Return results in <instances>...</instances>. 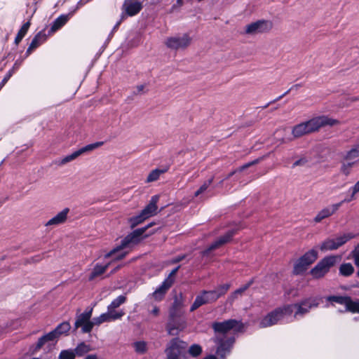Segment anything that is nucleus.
Wrapping results in <instances>:
<instances>
[{"instance_id":"f257e3e1","label":"nucleus","mask_w":359,"mask_h":359,"mask_svg":"<svg viewBox=\"0 0 359 359\" xmlns=\"http://www.w3.org/2000/svg\"><path fill=\"white\" fill-rule=\"evenodd\" d=\"M339 120L327 116H317L294 125L291 129V135L294 139L318 132L325 126H335L339 125Z\"/></svg>"},{"instance_id":"f03ea898","label":"nucleus","mask_w":359,"mask_h":359,"mask_svg":"<svg viewBox=\"0 0 359 359\" xmlns=\"http://www.w3.org/2000/svg\"><path fill=\"white\" fill-rule=\"evenodd\" d=\"M230 284L225 283L219 285L212 290L201 291V293L196 296L194 302L191 306V311L196 310L202 305L212 304L216 302L219 298L224 296L228 292Z\"/></svg>"},{"instance_id":"7ed1b4c3","label":"nucleus","mask_w":359,"mask_h":359,"mask_svg":"<svg viewBox=\"0 0 359 359\" xmlns=\"http://www.w3.org/2000/svg\"><path fill=\"white\" fill-rule=\"evenodd\" d=\"M151 224H149L147 227L141 228L136 229L126 236L121 242L120 245H117L109 252L104 254V258H109L114 255H120L126 248H131L135 245L140 243L147 236H143L144 233L148 229L149 226H151Z\"/></svg>"},{"instance_id":"20e7f679","label":"nucleus","mask_w":359,"mask_h":359,"mask_svg":"<svg viewBox=\"0 0 359 359\" xmlns=\"http://www.w3.org/2000/svg\"><path fill=\"white\" fill-rule=\"evenodd\" d=\"M127 255V252H124L118 255H114L109 258H104L103 256L99 257L94 262L92 269H90L88 274V280L93 282L97 278H101L107 271V269L114 261L121 260Z\"/></svg>"},{"instance_id":"39448f33","label":"nucleus","mask_w":359,"mask_h":359,"mask_svg":"<svg viewBox=\"0 0 359 359\" xmlns=\"http://www.w3.org/2000/svg\"><path fill=\"white\" fill-rule=\"evenodd\" d=\"M356 237L353 232L346 231L325 240L320 245L322 252L336 250Z\"/></svg>"},{"instance_id":"423d86ee","label":"nucleus","mask_w":359,"mask_h":359,"mask_svg":"<svg viewBox=\"0 0 359 359\" xmlns=\"http://www.w3.org/2000/svg\"><path fill=\"white\" fill-rule=\"evenodd\" d=\"M339 255H329L322 259L311 270L310 275L314 279H320L324 277L330 269L341 261Z\"/></svg>"},{"instance_id":"0eeeda50","label":"nucleus","mask_w":359,"mask_h":359,"mask_svg":"<svg viewBox=\"0 0 359 359\" xmlns=\"http://www.w3.org/2000/svg\"><path fill=\"white\" fill-rule=\"evenodd\" d=\"M292 313V306H284L273 311L264 316L261 322L262 327H267L276 325L285 316H290Z\"/></svg>"},{"instance_id":"6e6552de","label":"nucleus","mask_w":359,"mask_h":359,"mask_svg":"<svg viewBox=\"0 0 359 359\" xmlns=\"http://www.w3.org/2000/svg\"><path fill=\"white\" fill-rule=\"evenodd\" d=\"M318 258V252L316 250H311L297 259L293 266V273L302 274L307 270Z\"/></svg>"},{"instance_id":"1a4fd4ad","label":"nucleus","mask_w":359,"mask_h":359,"mask_svg":"<svg viewBox=\"0 0 359 359\" xmlns=\"http://www.w3.org/2000/svg\"><path fill=\"white\" fill-rule=\"evenodd\" d=\"M273 23L269 20H261L251 22L245 27V32L248 34L255 35L270 31Z\"/></svg>"},{"instance_id":"9d476101","label":"nucleus","mask_w":359,"mask_h":359,"mask_svg":"<svg viewBox=\"0 0 359 359\" xmlns=\"http://www.w3.org/2000/svg\"><path fill=\"white\" fill-rule=\"evenodd\" d=\"M191 42V38L187 34L171 36L165 41V46L170 49L185 48L189 46Z\"/></svg>"},{"instance_id":"9b49d317","label":"nucleus","mask_w":359,"mask_h":359,"mask_svg":"<svg viewBox=\"0 0 359 359\" xmlns=\"http://www.w3.org/2000/svg\"><path fill=\"white\" fill-rule=\"evenodd\" d=\"M241 229L240 225H236L235 229L228 231L226 233L221 236L214 241L203 252V255L208 254L210 251L220 248L221 246L229 243L233 235Z\"/></svg>"},{"instance_id":"f8f14e48","label":"nucleus","mask_w":359,"mask_h":359,"mask_svg":"<svg viewBox=\"0 0 359 359\" xmlns=\"http://www.w3.org/2000/svg\"><path fill=\"white\" fill-rule=\"evenodd\" d=\"M241 229L240 225H236L235 229L228 231L226 233L221 236L214 241L203 252V255L208 254L210 251L220 248L221 246L229 243L233 235Z\"/></svg>"},{"instance_id":"ddd939ff","label":"nucleus","mask_w":359,"mask_h":359,"mask_svg":"<svg viewBox=\"0 0 359 359\" xmlns=\"http://www.w3.org/2000/svg\"><path fill=\"white\" fill-rule=\"evenodd\" d=\"M103 144H104L103 142H95L93 144L86 145L85 147L80 148L79 149L72 153L71 154L66 156L65 157L62 158L61 161H60V164L61 165L67 164V163L75 160L81 155H82L85 153L90 152V151L100 147L101 146L103 145Z\"/></svg>"},{"instance_id":"4468645a","label":"nucleus","mask_w":359,"mask_h":359,"mask_svg":"<svg viewBox=\"0 0 359 359\" xmlns=\"http://www.w3.org/2000/svg\"><path fill=\"white\" fill-rule=\"evenodd\" d=\"M92 313L93 309L80 314L77 317L76 320L75 322V327L76 328L81 327L82 331L83 332H90L92 330L93 326L95 325L93 323V320H90Z\"/></svg>"},{"instance_id":"2eb2a0df","label":"nucleus","mask_w":359,"mask_h":359,"mask_svg":"<svg viewBox=\"0 0 359 359\" xmlns=\"http://www.w3.org/2000/svg\"><path fill=\"white\" fill-rule=\"evenodd\" d=\"M243 325L235 320H228L222 323H214L212 328L215 332L226 333L229 330L234 329L235 330H240Z\"/></svg>"},{"instance_id":"dca6fc26","label":"nucleus","mask_w":359,"mask_h":359,"mask_svg":"<svg viewBox=\"0 0 359 359\" xmlns=\"http://www.w3.org/2000/svg\"><path fill=\"white\" fill-rule=\"evenodd\" d=\"M69 210L65 208L62 211L59 212L54 217L48 219L45 224L44 226L48 229H52L53 227L62 225L65 224L67 219V215Z\"/></svg>"},{"instance_id":"f3484780","label":"nucleus","mask_w":359,"mask_h":359,"mask_svg":"<svg viewBox=\"0 0 359 359\" xmlns=\"http://www.w3.org/2000/svg\"><path fill=\"white\" fill-rule=\"evenodd\" d=\"M318 305V302L316 299H309L302 302L300 304H293L292 310L296 309L294 316L298 315H304L309 312V311L313 307H316Z\"/></svg>"},{"instance_id":"a211bd4d","label":"nucleus","mask_w":359,"mask_h":359,"mask_svg":"<svg viewBox=\"0 0 359 359\" xmlns=\"http://www.w3.org/2000/svg\"><path fill=\"white\" fill-rule=\"evenodd\" d=\"M342 202L334 203L330 205L329 207H326L319 211L317 215L313 218V221L316 223H320L324 219H326L332 215H334L341 207Z\"/></svg>"},{"instance_id":"6ab92c4d","label":"nucleus","mask_w":359,"mask_h":359,"mask_svg":"<svg viewBox=\"0 0 359 359\" xmlns=\"http://www.w3.org/2000/svg\"><path fill=\"white\" fill-rule=\"evenodd\" d=\"M184 348L185 343L184 341L175 339L170 342L166 349L167 355L178 358L182 350Z\"/></svg>"},{"instance_id":"aec40b11","label":"nucleus","mask_w":359,"mask_h":359,"mask_svg":"<svg viewBox=\"0 0 359 359\" xmlns=\"http://www.w3.org/2000/svg\"><path fill=\"white\" fill-rule=\"evenodd\" d=\"M142 4L135 0H126L123 5L124 12L130 16L138 13L142 9Z\"/></svg>"},{"instance_id":"412c9836","label":"nucleus","mask_w":359,"mask_h":359,"mask_svg":"<svg viewBox=\"0 0 359 359\" xmlns=\"http://www.w3.org/2000/svg\"><path fill=\"white\" fill-rule=\"evenodd\" d=\"M126 300V298L125 296L123 295H120L118 296V297H116L115 299H114L111 304L108 306V311L107 312H109V313H116V314H118V319H120L121 318H122L125 313L122 310H117V309L123 304L125 303Z\"/></svg>"},{"instance_id":"4be33fe9","label":"nucleus","mask_w":359,"mask_h":359,"mask_svg":"<svg viewBox=\"0 0 359 359\" xmlns=\"http://www.w3.org/2000/svg\"><path fill=\"white\" fill-rule=\"evenodd\" d=\"M158 201V196H154L151 198L149 204L140 212L142 216L146 219L156 215L157 213V202Z\"/></svg>"},{"instance_id":"5701e85b","label":"nucleus","mask_w":359,"mask_h":359,"mask_svg":"<svg viewBox=\"0 0 359 359\" xmlns=\"http://www.w3.org/2000/svg\"><path fill=\"white\" fill-rule=\"evenodd\" d=\"M334 300L344 304L352 313H359V301H353L349 297H334Z\"/></svg>"},{"instance_id":"b1692460","label":"nucleus","mask_w":359,"mask_h":359,"mask_svg":"<svg viewBox=\"0 0 359 359\" xmlns=\"http://www.w3.org/2000/svg\"><path fill=\"white\" fill-rule=\"evenodd\" d=\"M172 285V280L170 278H166L162 285L153 293V298L156 301L161 300Z\"/></svg>"},{"instance_id":"393cba45","label":"nucleus","mask_w":359,"mask_h":359,"mask_svg":"<svg viewBox=\"0 0 359 359\" xmlns=\"http://www.w3.org/2000/svg\"><path fill=\"white\" fill-rule=\"evenodd\" d=\"M186 327V323L183 320H172L167 326L168 332L171 335H176L179 332L183 330Z\"/></svg>"},{"instance_id":"a878e982","label":"nucleus","mask_w":359,"mask_h":359,"mask_svg":"<svg viewBox=\"0 0 359 359\" xmlns=\"http://www.w3.org/2000/svg\"><path fill=\"white\" fill-rule=\"evenodd\" d=\"M57 339H58L56 337V335L55 334V333L53 331H51V332L44 334L43 336H42L41 337H40L38 339V341L36 344L34 351H37L46 344H47L48 342L56 341Z\"/></svg>"},{"instance_id":"bb28decb","label":"nucleus","mask_w":359,"mask_h":359,"mask_svg":"<svg viewBox=\"0 0 359 359\" xmlns=\"http://www.w3.org/2000/svg\"><path fill=\"white\" fill-rule=\"evenodd\" d=\"M233 341L232 339L222 341L217 349V353L221 358H225L226 355L230 352Z\"/></svg>"},{"instance_id":"cd10ccee","label":"nucleus","mask_w":359,"mask_h":359,"mask_svg":"<svg viewBox=\"0 0 359 359\" xmlns=\"http://www.w3.org/2000/svg\"><path fill=\"white\" fill-rule=\"evenodd\" d=\"M118 314L109 313L107 312L101 314L100 316L93 318V323L95 325H100L105 322H110L118 319Z\"/></svg>"},{"instance_id":"c85d7f7f","label":"nucleus","mask_w":359,"mask_h":359,"mask_svg":"<svg viewBox=\"0 0 359 359\" xmlns=\"http://www.w3.org/2000/svg\"><path fill=\"white\" fill-rule=\"evenodd\" d=\"M165 170L158 168L151 170L146 177L145 182L149 184L156 182L157 180H159L161 175L165 173Z\"/></svg>"},{"instance_id":"c756f323","label":"nucleus","mask_w":359,"mask_h":359,"mask_svg":"<svg viewBox=\"0 0 359 359\" xmlns=\"http://www.w3.org/2000/svg\"><path fill=\"white\" fill-rule=\"evenodd\" d=\"M357 165L351 162H348L344 159L341 162L340 167V172L343 176L348 177L352 173V170Z\"/></svg>"},{"instance_id":"7c9ffc66","label":"nucleus","mask_w":359,"mask_h":359,"mask_svg":"<svg viewBox=\"0 0 359 359\" xmlns=\"http://www.w3.org/2000/svg\"><path fill=\"white\" fill-rule=\"evenodd\" d=\"M344 159L358 165L359 163V149H352L349 150L344 157Z\"/></svg>"},{"instance_id":"2f4dec72","label":"nucleus","mask_w":359,"mask_h":359,"mask_svg":"<svg viewBox=\"0 0 359 359\" xmlns=\"http://www.w3.org/2000/svg\"><path fill=\"white\" fill-rule=\"evenodd\" d=\"M71 328L70 324L67 322L60 323L53 332L55 333L57 339L63 334H67Z\"/></svg>"},{"instance_id":"473e14b6","label":"nucleus","mask_w":359,"mask_h":359,"mask_svg":"<svg viewBox=\"0 0 359 359\" xmlns=\"http://www.w3.org/2000/svg\"><path fill=\"white\" fill-rule=\"evenodd\" d=\"M68 20V16L67 15H61L59 18H57L55 22H53L51 28L50 32H55L56 30L60 29L61 27H62Z\"/></svg>"},{"instance_id":"72a5a7b5","label":"nucleus","mask_w":359,"mask_h":359,"mask_svg":"<svg viewBox=\"0 0 359 359\" xmlns=\"http://www.w3.org/2000/svg\"><path fill=\"white\" fill-rule=\"evenodd\" d=\"M354 272V268L350 263L342 264L339 267V273L344 276H349Z\"/></svg>"},{"instance_id":"f704fd0d","label":"nucleus","mask_w":359,"mask_h":359,"mask_svg":"<svg viewBox=\"0 0 359 359\" xmlns=\"http://www.w3.org/2000/svg\"><path fill=\"white\" fill-rule=\"evenodd\" d=\"M146 219L142 216L141 212L137 215L133 216L128 219V223L130 224V228L133 229L136 226L142 224Z\"/></svg>"},{"instance_id":"c9c22d12","label":"nucleus","mask_w":359,"mask_h":359,"mask_svg":"<svg viewBox=\"0 0 359 359\" xmlns=\"http://www.w3.org/2000/svg\"><path fill=\"white\" fill-rule=\"evenodd\" d=\"M90 351H91L90 346L84 343L79 344L74 350L75 355H83V354L89 352Z\"/></svg>"},{"instance_id":"e433bc0d","label":"nucleus","mask_w":359,"mask_h":359,"mask_svg":"<svg viewBox=\"0 0 359 359\" xmlns=\"http://www.w3.org/2000/svg\"><path fill=\"white\" fill-rule=\"evenodd\" d=\"M189 353L193 357H198L202 353V348L198 344H193L189 348Z\"/></svg>"},{"instance_id":"4c0bfd02","label":"nucleus","mask_w":359,"mask_h":359,"mask_svg":"<svg viewBox=\"0 0 359 359\" xmlns=\"http://www.w3.org/2000/svg\"><path fill=\"white\" fill-rule=\"evenodd\" d=\"M348 258L353 259L355 266H359V243L351 252Z\"/></svg>"},{"instance_id":"58836bf2","label":"nucleus","mask_w":359,"mask_h":359,"mask_svg":"<svg viewBox=\"0 0 359 359\" xmlns=\"http://www.w3.org/2000/svg\"><path fill=\"white\" fill-rule=\"evenodd\" d=\"M75 353L73 350H63L60 352L58 359H74Z\"/></svg>"},{"instance_id":"ea45409f","label":"nucleus","mask_w":359,"mask_h":359,"mask_svg":"<svg viewBox=\"0 0 359 359\" xmlns=\"http://www.w3.org/2000/svg\"><path fill=\"white\" fill-rule=\"evenodd\" d=\"M133 346L136 352L144 353L147 350V343L144 341H137L134 343Z\"/></svg>"},{"instance_id":"a19ab883","label":"nucleus","mask_w":359,"mask_h":359,"mask_svg":"<svg viewBox=\"0 0 359 359\" xmlns=\"http://www.w3.org/2000/svg\"><path fill=\"white\" fill-rule=\"evenodd\" d=\"M247 289V287H244L240 289L236 290L228 298V301L231 303L233 302L239 295H241L244 291Z\"/></svg>"},{"instance_id":"79ce46f5","label":"nucleus","mask_w":359,"mask_h":359,"mask_svg":"<svg viewBox=\"0 0 359 359\" xmlns=\"http://www.w3.org/2000/svg\"><path fill=\"white\" fill-rule=\"evenodd\" d=\"M359 192V180L351 188V198L347 201H351L355 199V196Z\"/></svg>"},{"instance_id":"37998d69","label":"nucleus","mask_w":359,"mask_h":359,"mask_svg":"<svg viewBox=\"0 0 359 359\" xmlns=\"http://www.w3.org/2000/svg\"><path fill=\"white\" fill-rule=\"evenodd\" d=\"M39 35L36 36L32 40L29 47L27 49V53H30L33 49L36 48L39 45Z\"/></svg>"},{"instance_id":"c03bdc74","label":"nucleus","mask_w":359,"mask_h":359,"mask_svg":"<svg viewBox=\"0 0 359 359\" xmlns=\"http://www.w3.org/2000/svg\"><path fill=\"white\" fill-rule=\"evenodd\" d=\"M208 187V184L205 183L203 185H201L197 191L194 193V197H198L199 195L205 192Z\"/></svg>"},{"instance_id":"a18cd8bd","label":"nucleus","mask_w":359,"mask_h":359,"mask_svg":"<svg viewBox=\"0 0 359 359\" xmlns=\"http://www.w3.org/2000/svg\"><path fill=\"white\" fill-rule=\"evenodd\" d=\"M29 26H30V22H27L26 23H25L22 26L20 29L19 30L18 34L20 35H22V36H24L25 35V34L27 33Z\"/></svg>"},{"instance_id":"49530a36","label":"nucleus","mask_w":359,"mask_h":359,"mask_svg":"<svg viewBox=\"0 0 359 359\" xmlns=\"http://www.w3.org/2000/svg\"><path fill=\"white\" fill-rule=\"evenodd\" d=\"M257 162H258V161L257 160V161H252V162H250L248 163H246V164L242 165L241 167H240L238 170L241 172V171L244 170L245 169L249 168L250 166H251L252 165H255Z\"/></svg>"},{"instance_id":"de8ad7c7","label":"nucleus","mask_w":359,"mask_h":359,"mask_svg":"<svg viewBox=\"0 0 359 359\" xmlns=\"http://www.w3.org/2000/svg\"><path fill=\"white\" fill-rule=\"evenodd\" d=\"M180 266L175 268L173 269L169 274L168 277L167 278H170L172 280V283L174 282V276H175L176 273L177 272Z\"/></svg>"},{"instance_id":"09e8293b","label":"nucleus","mask_w":359,"mask_h":359,"mask_svg":"<svg viewBox=\"0 0 359 359\" xmlns=\"http://www.w3.org/2000/svg\"><path fill=\"white\" fill-rule=\"evenodd\" d=\"M150 313L154 316H157L159 313V309L157 306H154L150 311Z\"/></svg>"},{"instance_id":"8fccbe9b","label":"nucleus","mask_w":359,"mask_h":359,"mask_svg":"<svg viewBox=\"0 0 359 359\" xmlns=\"http://www.w3.org/2000/svg\"><path fill=\"white\" fill-rule=\"evenodd\" d=\"M84 359H102V358L96 354H90V355H88Z\"/></svg>"},{"instance_id":"3c124183","label":"nucleus","mask_w":359,"mask_h":359,"mask_svg":"<svg viewBox=\"0 0 359 359\" xmlns=\"http://www.w3.org/2000/svg\"><path fill=\"white\" fill-rule=\"evenodd\" d=\"M184 257H185L184 255L179 256V257L175 258L174 259H172V263L179 262L182 261Z\"/></svg>"},{"instance_id":"603ef678","label":"nucleus","mask_w":359,"mask_h":359,"mask_svg":"<svg viewBox=\"0 0 359 359\" xmlns=\"http://www.w3.org/2000/svg\"><path fill=\"white\" fill-rule=\"evenodd\" d=\"M24 36H22V35H20L18 33L15 37V43L16 44H18L20 43V41L22 40V39L23 38Z\"/></svg>"},{"instance_id":"864d4df0","label":"nucleus","mask_w":359,"mask_h":359,"mask_svg":"<svg viewBox=\"0 0 359 359\" xmlns=\"http://www.w3.org/2000/svg\"><path fill=\"white\" fill-rule=\"evenodd\" d=\"M204 359H217V358L214 355H209V356L205 358Z\"/></svg>"},{"instance_id":"5fc2aeb1","label":"nucleus","mask_w":359,"mask_h":359,"mask_svg":"<svg viewBox=\"0 0 359 359\" xmlns=\"http://www.w3.org/2000/svg\"><path fill=\"white\" fill-rule=\"evenodd\" d=\"M119 269H120V266H118L117 267H116V268L113 270L112 273H114L116 272Z\"/></svg>"},{"instance_id":"6e6d98bb","label":"nucleus","mask_w":359,"mask_h":359,"mask_svg":"<svg viewBox=\"0 0 359 359\" xmlns=\"http://www.w3.org/2000/svg\"><path fill=\"white\" fill-rule=\"evenodd\" d=\"M167 359H178V358H177V357H173V356H170V355H168Z\"/></svg>"},{"instance_id":"4d7b16f0","label":"nucleus","mask_w":359,"mask_h":359,"mask_svg":"<svg viewBox=\"0 0 359 359\" xmlns=\"http://www.w3.org/2000/svg\"><path fill=\"white\" fill-rule=\"evenodd\" d=\"M351 100H352V101H357V100H358V99L357 97L352 98Z\"/></svg>"},{"instance_id":"13d9d810","label":"nucleus","mask_w":359,"mask_h":359,"mask_svg":"<svg viewBox=\"0 0 359 359\" xmlns=\"http://www.w3.org/2000/svg\"><path fill=\"white\" fill-rule=\"evenodd\" d=\"M182 0H177L178 4H182Z\"/></svg>"},{"instance_id":"bf43d9fd","label":"nucleus","mask_w":359,"mask_h":359,"mask_svg":"<svg viewBox=\"0 0 359 359\" xmlns=\"http://www.w3.org/2000/svg\"><path fill=\"white\" fill-rule=\"evenodd\" d=\"M32 359H39V358H32Z\"/></svg>"}]
</instances>
